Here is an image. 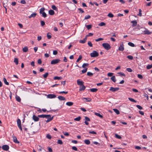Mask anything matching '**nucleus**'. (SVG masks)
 Wrapping results in <instances>:
<instances>
[{"instance_id": "nucleus-53", "label": "nucleus", "mask_w": 152, "mask_h": 152, "mask_svg": "<svg viewBox=\"0 0 152 152\" xmlns=\"http://www.w3.org/2000/svg\"><path fill=\"white\" fill-rule=\"evenodd\" d=\"M42 15V16L44 17V18H45L47 16V14H46V13L44 12H43V13H42L41 14Z\"/></svg>"}, {"instance_id": "nucleus-36", "label": "nucleus", "mask_w": 152, "mask_h": 152, "mask_svg": "<svg viewBox=\"0 0 152 152\" xmlns=\"http://www.w3.org/2000/svg\"><path fill=\"white\" fill-rule=\"evenodd\" d=\"M128 45L132 47H134L135 46V45L134 43L131 42H129L128 43Z\"/></svg>"}, {"instance_id": "nucleus-2", "label": "nucleus", "mask_w": 152, "mask_h": 152, "mask_svg": "<svg viewBox=\"0 0 152 152\" xmlns=\"http://www.w3.org/2000/svg\"><path fill=\"white\" fill-rule=\"evenodd\" d=\"M99 55V53L96 51L94 50L92 52L90 53V56L91 57H97Z\"/></svg>"}, {"instance_id": "nucleus-48", "label": "nucleus", "mask_w": 152, "mask_h": 152, "mask_svg": "<svg viewBox=\"0 0 152 152\" xmlns=\"http://www.w3.org/2000/svg\"><path fill=\"white\" fill-rule=\"evenodd\" d=\"M87 29L89 30L92 27V25H87L86 26Z\"/></svg>"}, {"instance_id": "nucleus-39", "label": "nucleus", "mask_w": 152, "mask_h": 152, "mask_svg": "<svg viewBox=\"0 0 152 152\" xmlns=\"http://www.w3.org/2000/svg\"><path fill=\"white\" fill-rule=\"evenodd\" d=\"M128 99L130 101H131L132 102H136V101L133 98H131L130 97H129L128 98Z\"/></svg>"}, {"instance_id": "nucleus-55", "label": "nucleus", "mask_w": 152, "mask_h": 152, "mask_svg": "<svg viewBox=\"0 0 152 152\" xmlns=\"http://www.w3.org/2000/svg\"><path fill=\"white\" fill-rule=\"evenodd\" d=\"M127 58L129 59H130V60H132L133 59V57L132 56H131V55H129V56H127Z\"/></svg>"}, {"instance_id": "nucleus-60", "label": "nucleus", "mask_w": 152, "mask_h": 152, "mask_svg": "<svg viewBox=\"0 0 152 152\" xmlns=\"http://www.w3.org/2000/svg\"><path fill=\"white\" fill-rule=\"evenodd\" d=\"M137 77H138L140 79H142L143 78L142 76L140 74H138L137 75Z\"/></svg>"}, {"instance_id": "nucleus-37", "label": "nucleus", "mask_w": 152, "mask_h": 152, "mask_svg": "<svg viewBox=\"0 0 152 152\" xmlns=\"http://www.w3.org/2000/svg\"><path fill=\"white\" fill-rule=\"evenodd\" d=\"M52 9L55 10L57 11L58 9L57 7L54 5H53L52 6Z\"/></svg>"}, {"instance_id": "nucleus-51", "label": "nucleus", "mask_w": 152, "mask_h": 152, "mask_svg": "<svg viewBox=\"0 0 152 152\" xmlns=\"http://www.w3.org/2000/svg\"><path fill=\"white\" fill-rule=\"evenodd\" d=\"M87 70V68H86L84 69H83L82 70L81 72L83 73H86Z\"/></svg>"}, {"instance_id": "nucleus-32", "label": "nucleus", "mask_w": 152, "mask_h": 152, "mask_svg": "<svg viewBox=\"0 0 152 152\" xmlns=\"http://www.w3.org/2000/svg\"><path fill=\"white\" fill-rule=\"evenodd\" d=\"M16 100L18 102H20L21 101V99L20 98V97L18 96H16Z\"/></svg>"}, {"instance_id": "nucleus-21", "label": "nucleus", "mask_w": 152, "mask_h": 152, "mask_svg": "<svg viewBox=\"0 0 152 152\" xmlns=\"http://www.w3.org/2000/svg\"><path fill=\"white\" fill-rule=\"evenodd\" d=\"M82 99L83 101L84 99H85L86 101L88 102H90L91 101V99L90 98H83Z\"/></svg>"}, {"instance_id": "nucleus-23", "label": "nucleus", "mask_w": 152, "mask_h": 152, "mask_svg": "<svg viewBox=\"0 0 152 152\" xmlns=\"http://www.w3.org/2000/svg\"><path fill=\"white\" fill-rule=\"evenodd\" d=\"M73 103L72 102H68L66 103V104L68 106H71L73 105Z\"/></svg>"}, {"instance_id": "nucleus-26", "label": "nucleus", "mask_w": 152, "mask_h": 152, "mask_svg": "<svg viewBox=\"0 0 152 152\" xmlns=\"http://www.w3.org/2000/svg\"><path fill=\"white\" fill-rule=\"evenodd\" d=\"M85 143L86 145H89L90 143V142L89 140H84Z\"/></svg>"}, {"instance_id": "nucleus-42", "label": "nucleus", "mask_w": 152, "mask_h": 152, "mask_svg": "<svg viewBox=\"0 0 152 152\" xmlns=\"http://www.w3.org/2000/svg\"><path fill=\"white\" fill-rule=\"evenodd\" d=\"M81 119V117L80 116H78V117L75 118L74 119V120L75 121H79Z\"/></svg>"}, {"instance_id": "nucleus-63", "label": "nucleus", "mask_w": 152, "mask_h": 152, "mask_svg": "<svg viewBox=\"0 0 152 152\" xmlns=\"http://www.w3.org/2000/svg\"><path fill=\"white\" fill-rule=\"evenodd\" d=\"M86 41L84 39L83 40H80L79 42L80 43H84L86 42Z\"/></svg>"}, {"instance_id": "nucleus-17", "label": "nucleus", "mask_w": 152, "mask_h": 152, "mask_svg": "<svg viewBox=\"0 0 152 152\" xmlns=\"http://www.w3.org/2000/svg\"><path fill=\"white\" fill-rule=\"evenodd\" d=\"M85 88L86 87L83 84L80 87L79 90L80 91L84 90L85 89Z\"/></svg>"}, {"instance_id": "nucleus-19", "label": "nucleus", "mask_w": 152, "mask_h": 152, "mask_svg": "<svg viewBox=\"0 0 152 152\" xmlns=\"http://www.w3.org/2000/svg\"><path fill=\"white\" fill-rule=\"evenodd\" d=\"M37 15V13L36 12L33 13L29 16V18H34Z\"/></svg>"}, {"instance_id": "nucleus-57", "label": "nucleus", "mask_w": 152, "mask_h": 152, "mask_svg": "<svg viewBox=\"0 0 152 152\" xmlns=\"http://www.w3.org/2000/svg\"><path fill=\"white\" fill-rule=\"evenodd\" d=\"M136 107L140 110H142V107L140 105H136Z\"/></svg>"}, {"instance_id": "nucleus-5", "label": "nucleus", "mask_w": 152, "mask_h": 152, "mask_svg": "<svg viewBox=\"0 0 152 152\" xmlns=\"http://www.w3.org/2000/svg\"><path fill=\"white\" fill-rule=\"evenodd\" d=\"M124 45L123 42H121L120 44V46L118 50L120 51H123L124 50Z\"/></svg>"}, {"instance_id": "nucleus-9", "label": "nucleus", "mask_w": 152, "mask_h": 152, "mask_svg": "<svg viewBox=\"0 0 152 152\" xmlns=\"http://www.w3.org/2000/svg\"><path fill=\"white\" fill-rule=\"evenodd\" d=\"M56 97V96L53 94H49L47 95V97L50 99L55 98Z\"/></svg>"}, {"instance_id": "nucleus-27", "label": "nucleus", "mask_w": 152, "mask_h": 152, "mask_svg": "<svg viewBox=\"0 0 152 152\" xmlns=\"http://www.w3.org/2000/svg\"><path fill=\"white\" fill-rule=\"evenodd\" d=\"M14 62L15 63L16 65H17L18 64V58H14Z\"/></svg>"}, {"instance_id": "nucleus-6", "label": "nucleus", "mask_w": 152, "mask_h": 152, "mask_svg": "<svg viewBox=\"0 0 152 152\" xmlns=\"http://www.w3.org/2000/svg\"><path fill=\"white\" fill-rule=\"evenodd\" d=\"M90 121V119L87 116L85 117V121L84 123L86 125H88L89 123L88 121Z\"/></svg>"}, {"instance_id": "nucleus-41", "label": "nucleus", "mask_w": 152, "mask_h": 152, "mask_svg": "<svg viewBox=\"0 0 152 152\" xmlns=\"http://www.w3.org/2000/svg\"><path fill=\"white\" fill-rule=\"evenodd\" d=\"M89 65V64L88 63H84L82 66V67L83 68H84L85 66H88Z\"/></svg>"}, {"instance_id": "nucleus-25", "label": "nucleus", "mask_w": 152, "mask_h": 152, "mask_svg": "<svg viewBox=\"0 0 152 152\" xmlns=\"http://www.w3.org/2000/svg\"><path fill=\"white\" fill-rule=\"evenodd\" d=\"M98 90L97 88H93L90 89V91L91 92H96Z\"/></svg>"}, {"instance_id": "nucleus-62", "label": "nucleus", "mask_w": 152, "mask_h": 152, "mask_svg": "<svg viewBox=\"0 0 152 152\" xmlns=\"http://www.w3.org/2000/svg\"><path fill=\"white\" fill-rule=\"evenodd\" d=\"M50 33H48L47 35V38L48 39H50L51 38V36L50 35H49Z\"/></svg>"}, {"instance_id": "nucleus-38", "label": "nucleus", "mask_w": 152, "mask_h": 152, "mask_svg": "<svg viewBox=\"0 0 152 152\" xmlns=\"http://www.w3.org/2000/svg\"><path fill=\"white\" fill-rule=\"evenodd\" d=\"M37 148L38 149V150L39 151H43V149L42 148L41 146H39V147H38Z\"/></svg>"}, {"instance_id": "nucleus-35", "label": "nucleus", "mask_w": 152, "mask_h": 152, "mask_svg": "<svg viewBox=\"0 0 152 152\" xmlns=\"http://www.w3.org/2000/svg\"><path fill=\"white\" fill-rule=\"evenodd\" d=\"M106 24L105 23L103 22H101L99 23V24L98 25L99 26H105V25Z\"/></svg>"}, {"instance_id": "nucleus-46", "label": "nucleus", "mask_w": 152, "mask_h": 152, "mask_svg": "<svg viewBox=\"0 0 152 152\" xmlns=\"http://www.w3.org/2000/svg\"><path fill=\"white\" fill-rule=\"evenodd\" d=\"M48 75V72H46L43 75V77L45 78H46L47 77Z\"/></svg>"}, {"instance_id": "nucleus-29", "label": "nucleus", "mask_w": 152, "mask_h": 152, "mask_svg": "<svg viewBox=\"0 0 152 152\" xmlns=\"http://www.w3.org/2000/svg\"><path fill=\"white\" fill-rule=\"evenodd\" d=\"M3 80L4 83L6 85H9V83L7 81L5 77H4L3 78Z\"/></svg>"}, {"instance_id": "nucleus-4", "label": "nucleus", "mask_w": 152, "mask_h": 152, "mask_svg": "<svg viewBox=\"0 0 152 152\" xmlns=\"http://www.w3.org/2000/svg\"><path fill=\"white\" fill-rule=\"evenodd\" d=\"M69 4V7L71 10H75L76 9V5L70 2H68Z\"/></svg>"}, {"instance_id": "nucleus-3", "label": "nucleus", "mask_w": 152, "mask_h": 152, "mask_svg": "<svg viewBox=\"0 0 152 152\" xmlns=\"http://www.w3.org/2000/svg\"><path fill=\"white\" fill-rule=\"evenodd\" d=\"M60 61V60L58 59H56L52 60L51 62V64H55L58 63Z\"/></svg>"}, {"instance_id": "nucleus-24", "label": "nucleus", "mask_w": 152, "mask_h": 152, "mask_svg": "<svg viewBox=\"0 0 152 152\" xmlns=\"http://www.w3.org/2000/svg\"><path fill=\"white\" fill-rule=\"evenodd\" d=\"M45 9L44 7H42L41 8L39 11V13L40 14H42V13H43V12H44V10H45Z\"/></svg>"}, {"instance_id": "nucleus-22", "label": "nucleus", "mask_w": 152, "mask_h": 152, "mask_svg": "<svg viewBox=\"0 0 152 152\" xmlns=\"http://www.w3.org/2000/svg\"><path fill=\"white\" fill-rule=\"evenodd\" d=\"M58 99L61 101H62V100H65V97H64L62 96H59L58 97Z\"/></svg>"}, {"instance_id": "nucleus-28", "label": "nucleus", "mask_w": 152, "mask_h": 152, "mask_svg": "<svg viewBox=\"0 0 152 152\" xmlns=\"http://www.w3.org/2000/svg\"><path fill=\"white\" fill-rule=\"evenodd\" d=\"M114 112L116 113L117 114H119L120 113V112L118 109H113Z\"/></svg>"}, {"instance_id": "nucleus-1", "label": "nucleus", "mask_w": 152, "mask_h": 152, "mask_svg": "<svg viewBox=\"0 0 152 152\" xmlns=\"http://www.w3.org/2000/svg\"><path fill=\"white\" fill-rule=\"evenodd\" d=\"M102 45L105 49L107 50H109L111 48L110 45L107 43H103L102 44Z\"/></svg>"}, {"instance_id": "nucleus-13", "label": "nucleus", "mask_w": 152, "mask_h": 152, "mask_svg": "<svg viewBox=\"0 0 152 152\" xmlns=\"http://www.w3.org/2000/svg\"><path fill=\"white\" fill-rule=\"evenodd\" d=\"M32 118L33 120L35 121H38L39 119V118L38 117H37L34 115L33 116Z\"/></svg>"}, {"instance_id": "nucleus-16", "label": "nucleus", "mask_w": 152, "mask_h": 152, "mask_svg": "<svg viewBox=\"0 0 152 152\" xmlns=\"http://www.w3.org/2000/svg\"><path fill=\"white\" fill-rule=\"evenodd\" d=\"M144 34H150L151 33V32H150L147 29H145L144 31Z\"/></svg>"}, {"instance_id": "nucleus-18", "label": "nucleus", "mask_w": 152, "mask_h": 152, "mask_svg": "<svg viewBox=\"0 0 152 152\" xmlns=\"http://www.w3.org/2000/svg\"><path fill=\"white\" fill-rule=\"evenodd\" d=\"M131 23H132V26L133 27L136 26L137 24V22L135 20L132 21Z\"/></svg>"}, {"instance_id": "nucleus-12", "label": "nucleus", "mask_w": 152, "mask_h": 152, "mask_svg": "<svg viewBox=\"0 0 152 152\" xmlns=\"http://www.w3.org/2000/svg\"><path fill=\"white\" fill-rule=\"evenodd\" d=\"M49 117L50 116V115H38V117H40V118H44L47 117Z\"/></svg>"}, {"instance_id": "nucleus-10", "label": "nucleus", "mask_w": 152, "mask_h": 152, "mask_svg": "<svg viewBox=\"0 0 152 152\" xmlns=\"http://www.w3.org/2000/svg\"><path fill=\"white\" fill-rule=\"evenodd\" d=\"M12 137L13 138V141L14 142L17 143H19V141L17 140L16 137L14 136V134H13L12 135Z\"/></svg>"}, {"instance_id": "nucleus-64", "label": "nucleus", "mask_w": 152, "mask_h": 152, "mask_svg": "<svg viewBox=\"0 0 152 152\" xmlns=\"http://www.w3.org/2000/svg\"><path fill=\"white\" fill-rule=\"evenodd\" d=\"M126 69V70L129 72H132V70L130 68H127Z\"/></svg>"}, {"instance_id": "nucleus-43", "label": "nucleus", "mask_w": 152, "mask_h": 152, "mask_svg": "<svg viewBox=\"0 0 152 152\" xmlns=\"http://www.w3.org/2000/svg\"><path fill=\"white\" fill-rule=\"evenodd\" d=\"M87 75L89 76H92L93 75V74L90 72H87Z\"/></svg>"}, {"instance_id": "nucleus-34", "label": "nucleus", "mask_w": 152, "mask_h": 152, "mask_svg": "<svg viewBox=\"0 0 152 152\" xmlns=\"http://www.w3.org/2000/svg\"><path fill=\"white\" fill-rule=\"evenodd\" d=\"M17 123L18 124V126H19L21 125V122L20 120L18 119L17 120Z\"/></svg>"}, {"instance_id": "nucleus-20", "label": "nucleus", "mask_w": 152, "mask_h": 152, "mask_svg": "<svg viewBox=\"0 0 152 152\" xmlns=\"http://www.w3.org/2000/svg\"><path fill=\"white\" fill-rule=\"evenodd\" d=\"M49 14L51 15H53L55 13L54 11L52 10H49L48 11Z\"/></svg>"}, {"instance_id": "nucleus-33", "label": "nucleus", "mask_w": 152, "mask_h": 152, "mask_svg": "<svg viewBox=\"0 0 152 152\" xmlns=\"http://www.w3.org/2000/svg\"><path fill=\"white\" fill-rule=\"evenodd\" d=\"M62 78V77H58V76H55L53 78L54 79V80H60Z\"/></svg>"}, {"instance_id": "nucleus-61", "label": "nucleus", "mask_w": 152, "mask_h": 152, "mask_svg": "<svg viewBox=\"0 0 152 152\" xmlns=\"http://www.w3.org/2000/svg\"><path fill=\"white\" fill-rule=\"evenodd\" d=\"M72 149L73 150H74L75 151H78L77 148L75 146H73L72 147Z\"/></svg>"}, {"instance_id": "nucleus-8", "label": "nucleus", "mask_w": 152, "mask_h": 152, "mask_svg": "<svg viewBox=\"0 0 152 152\" xmlns=\"http://www.w3.org/2000/svg\"><path fill=\"white\" fill-rule=\"evenodd\" d=\"M119 89V88H114L111 87H110L109 90L113 92H115Z\"/></svg>"}, {"instance_id": "nucleus-52", "label": "nucleus", "mask_w": 152, "mask_h": 152, "mask_svg": "<svg viewBox=\"0 0 152 152\" xmlns=\"http://www.w3.org/2000/svg\"><path fill=\"white\" fill-rule=\"evenodd\" d=\"M57 143L61 145L63 144L62 141L61 140H58L57 141Z\"/></svg>"}, {"instance_id": "nucleus-54", "label": "nucleus", "mask_w": 152, "mask_h": 152, "mask_svg": "<svg viewBox=\"0 0 152 152\" xmlns=\"http://www.w3.org/2000/svg\"><path fill=\"white\" fill-rule=\"evenodd\" d=\"M91 18V16L90 15H86L85 16L84 19L87 20L90 18Z\"/></svg>"}, {"instance_id": "nucleus-40", "label": "nucleus", "mask_w": 152, "mask_h": 152, "mask_svg": "<svg viewBox=\"0 0 152 152\" xmlns=\"http://www.w3.org/2000/svg\"><path fill=\"white\" fill-rule=\"evenodd\" d=\"M115 137L116 138L119 139H121V136L116 134H115Z\"/></svg>"}, {"instance_id": "nucleus-50", "label": "nucleus", "mask_w": 152, "mask_h": 152, "mask_svg": "<svg viewBox=\"0 0 152 152\" xmlns=\"http://www.w3.org/2000/svg\"><path fill=\"white\" fill-rule=\"evenodd\" d=\"M103 40V39L102 38H100L98 39H96L95 40L96 42H98L100 41H102Z\"/></svg>"}, {"instance_id": "nucleus-45", "label": "nucleus", "mask_w": 152, "mask_h": 152, "mask_svg": "<svg viewBox=\"0 0 152 152\" xmlns=\"http://www.w3.org/2000/svg\"><path fill=\"white\" fill-rule=\"evenodd\" d=\"M152 67V64L150 65H148L146 66V68L147 69H150Z\"/></svg>"}, {"instance_id": "nucleus-15", "label": "nucleus", "mask_w": 152, "mask_h": 152, "mask_svg": "<svg viewBox=\"0 0 152 152\" xmlns=\"http://www.w3.org/2000/svg\"><path fill=\"white\" fill-rule=\"evenodd\" d=\"M23 51V52L26 53L28 51V48L27 47H25L23 48L22 49Z\"/></svg>"}, {"instance_id": "nucleus-58", "label": "nucleus", "mask_w": 152, "mask_h": 152, "mask_svg": "<svg viewBox=\"0 0 152 152\" xmlns=\"http://www.w3.org/2000/svg\"><path fill=\"white\" fill-rule=\"evenodd\" d=\"M88 45L90 47H92V44L91 43V42L88 41Z\"/></svg>"}, {"instance_id": "nucleus-49", "label": "nucleus", "mask_w": 152, "mask_h": 152, "mask_svg": "<svg viewBox=\"0 0 152 152\" xmlns=\"http://www.w3.org/2000/svg\"><path fill=\"white\" fill-rule=\"evenodd\" d=\"M139 14H138V15L139 16H142V13H141L142 10H141L140 9H139Z\"/></svg>"}, {"instance_id": "nucleus-30", "label": "nucleus", "mask_w": 152, "mask_h": 152, "mask_svg": "<svg viewBox=\"0 0 152 152\" xmlns=\"http://www.w3.org/2000/svg\"><path fill=\"white\" fill-rule=\"evenodd\" d=\"M111 79L114 83H115L116 81V80L115 76H112L111 78Z\"/></svg>"}, {"instance_id": "nucleus-56", "label": "nucleus", "mask_w": 152, "mask_h": 152, "mask_svg": "<svg viewBox=\"0 0 152 152\" xmlns=\"http://www.w3.org/2000/svg\"><path fill=\"white\" fill-rule=\"evenodd\" d=\"M117 73L118 74L120 75L121 76H125V74L124 73H122L121 72H118Z\"/></svg>"}, {"instance_id": "nucleus-11", "label": "nucleus", "mask_w": 152, "mask_h": 152, "mask_svg": "<svg viewBox=\"0 0 152 152\" xmlns=\"http://www.w3.org/2000/svg\"><path fill=\"white\" fill-rule=\"evenodd\" d=\"M53 116H52V117H51L50 115V116L46 117V118L48 119L46 121V122L48 123L52 121L53 119Z\"/></svg>"}, {"instance_id": "nucleus-14", "label": "nucleus", "mask_w": 152, "mask_h": 152, "mask_svg": "<svg viewBox=\"0 0 152 152\" xmlns=\"http://www.w3.org/2000/svg\"><path fill=\"white\" fill-rule=\"evenodd\" d=\"M77 83L78 85L81 86V85L83 84L84 82L82 81H80L79 80H77Z\"/></svg>"}, {"instance_id": "nucleus-47", "label": "nucleus", "mask_w": 152, "mask_h": 152, "mask_svg": "<svg viewBox=\"0 0 152 152\" xmlns=\"http://www.w3.org/2000/svg\"><path fill=\"white\" fill-rule=\"evenodd\" d=\"M107 16L110 18H113L114 16V15H113L112 14V13H109L108 15H107Z\"/></svg>"}, {"instance_id": "nucleus-31", "label": "nucleus", "mask_w": 152, "mask_h": 152, "mask_svg": "<svg viewBox=\"0 0 152 152\" xmlns=\"http://www.w3.org/2000/svg\"><path fill=\"white\" fill-rule=\"evenodd\" d=\"M94 114L98 116H99V117H100V118H103V116L102 115H100V114L99 113H94Z\"/></svg>"}, {"instance_id": "nucleus-59", "label": "nucleus", "mask_w": 152, "mask_h": 152, "mask_svg": "<svg viewBox=\"0 0 152 152\" xmlns=\"http://www.w3.org/2000/svg\"><path fill=\"white\" fill-rule=\"evenodd\" d=\"M113 74V73L112 72H109L107 74V76L109 77H111L112 76Z\"/></svg>"}, {"instance_id": "nucleus-7", "label": "nucleus", "mask_w": 152, "mask_h": 152, "mask_svg": "<svg viewBox=\"0 0 152 152\" xmlns=\"http://www.w3.org/2000/svg\"><path fill=\"white\" fill-rule=\"evenodd\" d=\"M2 148L4 150L7 151L9 149V147L7 145H4L2 146Z\"/></svg>"}, {"instance_id": "nucleus-44", "label": "nucleus", "mask_w": 152, "mask_h": 152, "mask_svg": "<svg viewBox=\"0 0 152 152\" xmlns=\"http://www.w3.org/2000/svg\"><path fill=\"white\" fill-rule=\"evenodd\" d=\"M82 56L81 55H80L79 58H78L77 59V60L76 61V62H78L79 61H80V60H81L82 59Z\"/></svg>"}]
</instances>
